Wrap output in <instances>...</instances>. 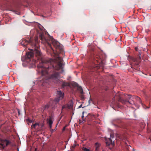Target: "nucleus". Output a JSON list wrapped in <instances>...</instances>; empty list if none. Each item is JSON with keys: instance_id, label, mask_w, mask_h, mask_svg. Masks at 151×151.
<instances>
[{"instance_id": "obj_1", "label": "nucleus", "mask_w": 151, "mask_h": 151, "mask_svg": "<svg viewBox=\"0 0 151 151\" xmlns=\"http://www.w3.org/2000/svg\"><path fill=\"white\" fill-rule=\"evenodd\" d=\"M50 43H52L55 47L57 54H54V56L55 58L44 59L42 57L40 52L37 49L38 47V38L35 37L34 40L30 39L29 40H26L23 39L21 44L24 46H26L28 44H30L34 47L32 50L33 51L26 53V58H32L34 53L35 54L37 59L40 60L39 64L37 65L39 72L41 73L42 76H44L43 79L40 81L42 83V85L44 86V83H47L49 80H51L55 83H58L60 78L59 73L56 70L61 69L63 71V61L61 57H60L58 53L63 52V47L60 45L58 42L55 40L52 37H50Z\"/></svg>"}, {"instance_id": "obj_2", "label": "nucleus", "mask_w": 151, "mask_h": 151, "mask_svg": "<svg viewBox=\"0 0 151 151\" xmlns=\"http://www.w3.org/2000/svg\"><path fill=\"white\" fill-rule=\"evenodd\" d=\"M125 98L126 99L125 100H132V99H135L137 101H139V102L141 104L142 107L145 109L146 108L149 109V107H148L146 106L145 104H143L140 98L136 96H134L133 97H132L131 95H127L126 96Z\"/></svg>"}, {"instance_id": "obj_3", "label": "nucleus", "mask_w": 151, "mask_h": 151, "mask_svg": "<svg viewBox=\"0 0 151 151\" xmlns=\"http://www.w3.org/2000/svg\"><path fill=\"white\" fill-rule=\"evenodd\" d=\"M57 98L55 99L54 101H52L51 102H58L60 100H61L63 98L64 94L60 91H57Z\"/></svg>"}, {"instance_id": "obj_4", "label": "nucleus", "mask_w": 151, "mask_h": 151, "mask_svg": "<svg viewBox=\"0 0 151 151\" xmlns=\"http://www.w3.org/2000/svg\"><path fill=\"white\" fill-rule=\"evenodd\" d=\"M10 143V142L6 139H4L1 141V143H0V149H3L5 146H7Z\"/></svg>"}, {"instance_id": "obj_5", "label": "nucleus", "mask_w": 151, "mask_h": 151, "mask_svg": "<svg viewBox=\"0 0 151 151\" xmlns=\"http://www.w3.org/2000/svg\"><path fill=\"white\" fill-rule=\"evenodd\" d=\"M134 99H132V100H124L122 99V98L119 96L118 98L119 101L121 102L123 104H126L127 103H128L131 104H134V100H133Z\"/></svg>"}, {"instance_id": "obj_6", "label": "nucleus", "mask_w": 151, "mask_h": 151, "mask_svg": "<svg viewBox=\"0 0 151 151\" xmlns=\"http://www.w3.org/2000/svg\"><path fill=\"white\" fill-rule=\"evenodd\" d=\"M40 39L43 42H47L49 43L48 40L45 36V34L43 33H40L39 35Z\"/></svg>"}, {"instance_id": "obj_7", "label": "nucleus", "mask_w": 151, "mask_h": 151, "mask_svg": "<svg viewBox=\"0 0 151 151\" xmlns=\"http://www.w3.org/2000/svg\"><path fill=\"white\" fill-rule=\"evenodd\" d=\"M76 86L77 87V90L80 92L81 98L82 99H84V93L81 87L79 86L77 83H76Z\"/></svg>"}, {"instance_id": "obj_8", "label": "nucleus", "mask_w": 151, "mask_h": 151, "mask_svg": "<svg viewBox=\"0 0 151 151\" xmlns=\"http://www.w3.org/2000/svg\"><path fill=\"white\" fill-rule=\"evenodd\" d=\"M106 142L107 146L111 145L112 147H113L114 145V142H113L112 140L110 138H106Z\"/></svg>"}, {"instance_id": "obj_9", "label": "nucleus", "mask_w": 151, "mask_h": 151, "mask_svg": "<svg viewBox=\"0 0 151 151\" xmlns=\"http://www.w3.org/2000/svg\"><path fill=\"white\" fill-rule=\"evenodd\" d=\"M104 60V59L102 58L101 57H100L98 55L95 58V60L97 62H101L103 63Z\"/></svg>"}, {"instance_id": "obj_10", "label": "nucleus", "mask_w": 151, "mask_h": 151, "mask_svg": "<svg viewBox=\"0 0 151 151\" xmlns=\"http://www.w3.org/2000/svg\"><path fill=\"white\" fill-rule=\"evenodd\" d=\"M40 124L39 123H36L35 124H33L32 125L31 127L32 128H34L36 130L39 131L41 129H39Z\"/></svg>"}, {"instance_id": "obj_11", "label": "nucleus", "mask_w": 151, "mask_h": 151, "mask_svg": "<svg viewBox=\"0 0 151 151\" xmlns=\"http://www.w3.org/2000/svg\"><path fill=\"white\" fill-rule=\"evenodd\" d=\"M117 136L122 140H125L127 138L126 136L123 134H118Z\"/></svg>"}, {"instance_id": "obj_12", "label": "nucleus", "mask_w": 151, "mask_h": 151, "mask_svg": "<svg viewBox=\"0 0 151 151\" xmlns=\"http://www.w3.org/2000/svg\"><path fill=\"white\" fill-rule=\"evenodd\" d=\"M47 123L49 124L50 129H51L52 128V124L53 123L52 118L50 117L49 119L48 120Z\"/></svg>"}, {"instance_id": "obj_13", "label": "nucleus", "mask_w": 151, "mask_h": 151, "mask_svg": "<svg viewBox=\"0 0 151 151\" xmlns=\"http://www.w3.org/2000/svg\"><path fill=\"white\" fill-rule=\"evenodd\" d=\"M141 61V58L139 55L137 58H134L133 59V61L134 62H137V63L140 62Z\"/></svg>"}, {"instance_id": "obj_14", "label": "nucleus", "mask_w": 151, "mask_h": 151, "mask_svg": "<svg viewBox=\"0 0 151 151\" xmlns=\"http://www.w3.org/2000/svg\"><path fill=\"white\" fill-rule=\"evenodd\" d=\"M111 103L112 105L115 106H118V104L115 101V97L113 98Z\"/></svg>"}, {"instance_id": "obj_15", "label": "nucleus", "mask_w": 151, "mask_h": 151, "mask_svg": "<svg viewBox=\"0 0 151 151\" xmlns=\"http://www.w3.org/2000/svg\"><path fill=\"white\" fill-rule=\"evenodd\" d=\"M69 85V83L66 82H63L62 84V87L63 88H64L65 86H68Z\"/></svg>"}, {"instance_id": "obj_16", "label": "nucleus", "mask_w": 151, "mask_h": 151, "mask_svg": "<svg viewBox=\"0 0 151 151\" xmlns=\"http://www.w3.org/2000/svg\"><path fill=\"white\" fill-rule=\"evenodd\" d=\"M64 109H65L66 110H67L68 109V105L65 104V105H63L62 107V110Z\"/></svg>"}, {"instance_id": "obj_17", "label": "nucleus", "mask_w": 151, "mask_h": 151, "mask_svg": "<svg viewBox=\"0 0 151 151\" xmlns=\"http://www.w3.org/2000/svg\"><path fill=\"white\" fill-rule=\"evenodd\" d=\"M50 105L49 104H47L46 105H45L44 107V109L46 110L49 107Z\"/></svg>"}, {"instance_id": "obj_18", "label": "nucleus", "mask_w": 151, "mask_h": 151, "mask_svg": "<svg viewBox=\"0 0 151 151\" xmlns=\"http://www.w3.org/2000/svg\"><path fill=\"white\" fill-rule=\"evenodd\" d=\"M68 105V109H70L71 108L73 107L72 104H67Z\"/></svg>"}, {"instance_id": "obj_19", "label": "nucleus", "mask_w": 151, "mask_h": 151, "mask_svg": "<svg viewBox=\"0 0 151 151\" xmlns=\"http://www.w3.org/2000/svg\"><path fill=\"white\" fill-rule=\"evenodd\" d=\"M84 112L83 111L82 112V120H83L84 121H85V120L83 119V118L84 117Z\"/></svg>"}, {"instance_id": "obj_20", "label": "nucleus", "mask_w": 151, "mask_h": 151, "mask_svg": "<svg viewBox=\"0 0 151 151\" xmlns=\"http://www.w3.org/2000/svg\"><path fill=\"white\" fill-rule=\"evenodd\" d=\"M99 148V146H97L95 148V151H97Z\"/></svg>"}, {"instance_id": "obj_21", "label": "nucleus", "mask_w": 151, "mask_h": 151, "mask_svg": "<svg viewBox=\"0 0 151 151\" xmlns=\"http://www.w3.org/2000/svg\"><path fill=\"white\" fill-rule=\"evenodd\" d=\"M85 151H89V150L88 149H87L86 148H85L84 149Z\"/></svg>"}, {"instance_id": "obj_22", "label": "nucleus", "mask_w": 151, "mask_h": 151, "mask_svg": "<svg viewBox=\"0 0 151 151\" xmlns=\"http://www.w3.org/2000/svg\"><path fill=\"white\" fill-rule=\"evenodd\" d=\"M110 137L111 138H113L114 137V135L113 134H110Z\"/></svg>"}, {"instance_id": "obj_23", "label": "nucleus", "mask_w": 151, "mask_h": 151, "mask_svg": "<svg viewBox=\"0 0 151 151\" xmlns=\"http://www.w3.org/2000/svg\"><path fill=\"white\" fill-rule=\"evenodd\" d=\"M82 104H81L78 107V108H81V107H82Z\"/></svg>"}, {"instance_id": "obj_24", "label": "nucleus", "mask_w": 151, "mask_h": 151, "mask_svg": "<svg viewBox=\"0 0 151 151\" xmlns=\"http://www.w3.org/2000/svg\"><path fill=\"white\" fill-rule=\"evenodd\" d=\"M50 131H51V132H52H52H54V130H53V129H52V128H51V129H50Z\"/></svg>"}, {"instance_id": "obj_25", "label": "nucleus", "mask_w": 151, "mask_h": 151, "mask_svg": "<svg viewBox=\"0 0 151 151\" xmlns=\"http://www.w3.org/2000/svg\"><path fill=\"white\" fill-rule=\"evenodd\" d=\"M18 112L19 115L20 114V111L19 109L18 110Z\"/></svg>"}, {"instance_id": "obj_26", "label": "nucleus", "mask_w": 151, "mask_h": 151, "mask_svg": "<svg viewBox=\"0 0 151 151\" xmlns=\"http://www.w3.org/2000/svg\"><path fill=\"white\" fill-rule=\"evenodd\" d=\"M119 96V94L117 93L116 95V96Z\"/></svg>"}, {"instance_id": "obj_27", "label": "nucleus", "mask_w": 151, "mask_h": 151, "mask_svg": "<svg viewBox=\"0 0 151 151\" xmlns=\"http://www.w3.org/2000/svg\"><path fill=\"white\" fill-rule=\"evenodd\" d=\"M28 121H29L30 123H31L32 122V121L31 120H30L29 119H28Z\"/></svg>"}, {"instance_id": "obj_28", "label": "nucleus", "mask_w": 151, "mask_h": 151, "mask_svg": "<svg viewBox=\"0 0 151 151\" xmlns=\"http://www.w3.org/2000/svg\"><path fill=\"white\" fill-rule=\"evenodd\" d=\"M137 49H138V48H137V47H135V50L136 51H137Z\"/></svg>"}, {"instance_id": "obj_29", "label": "nucleus", "mask_w": 151, "mask_h": 151, "mask_svg": "<svg viewBox=\"0 0 151 151\" xmlns=\"http://www.w3.org/2000/svg\"><path fill=\"white\" fill-rule=\"evenodd\" d=\"M43 124H41V127H43Z\"/></svg>"}, {"instance_id": "obj_30", "label": "nucleus", "mask_w": 151, "mask_h": 151, "mask_svg": "<svg viewBox=\"0 0 151 151\" xmlns=\"http://www.w3.org/2000/svg\"><path fill=\"white\" fill-rule=\"evenodd\" d=\"M79 122H80V123H81V120H79Z\"/></svg>"}, {"instance_id": "obj_31", "label": "nucleus", "mask_w": 151, "mask_h": 151, "mask_svg": "<svg viewBox=\"0 0 151 151\" xmlns=\"http://www.w3.org/2000/svg\"><path fill=\"white\" fill-rule=\"evenodd\" d=\"M133 151H135V150L134 149H133Z\"/></svg>"}, {"instance_id": "obj_32", "label": "nucleus", "mask_w": 151, "mask_h": 151, "mask_svg": "<svg viewBox=\"0 0 151 151\" xmlns=\"http://www.w3.org/2000/svg\"><path fill=\"white\" fill-rule=\"evenodd\" d=\"M52 49L53 50H54L52 49V48L51 47Z\"/></svg>"}, {"instance_id": "obj_33", "label": "nucleus", "mask_w": 151, "mask_h": 151, "mask_svg": "<svg viewBox=\"0 0 151 151\" xmlns=\"http://www.w3.org/2000/svg\"><path fill=\"white\" fill-rule=\"evenodd\" d=\"M90 100H89V101H88V102H90Z\"/></svg>"}, {"instance_id": "obj_34", "label": "nucleus", "mask_w": 151, "mask_h": 151, "mask_svg": "<svg viewBox=\"0 0 151 151\" xmlns=\"http://www.w3.org/2000/svg\"><path fill=\"white\" fill-rule=\"evenodd\" d=\"M65 128H64L63 129H65Z\"/></svg>"}]
</instances>
